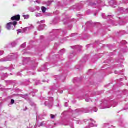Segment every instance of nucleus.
<instances>
[{
  "label": "nucleus",
  "mask_w": 128,
  "mask_h": 128,
  "mask_svg": "<svg viewBox=\"0 0 128 128\" xmlns=\"http://www.w3.org/2000/svg\"><path fill=\"white\" fill-rule=\"evenodd\" d=\"M96 106H98L101 110H105V108H110L112 107L110 102L104 100L102 102L98 101L96 102Z\"/></svg>",
  "instance_id": "obj_1"
},
{
  "label": "nucleus",
  "mask_w": 128,
  "mask_h": 128,
  "mask_svg": "<svg viewBox=\"0 0 128 128\" xmlns=\"http://www.w3.org/2000/svg\"><path fill=\"white\" fill-rule=\"evenodd\" d=\"M16 58H18V55H9L7 57L0 60V62H10L12 60H16Z\"/></svg>",
  "instance_id": "obj_2"
},
{
  "label": "nucleus",
  "mask_w": 128,
  "mask_h": 128,
  "mask_svg": "<svg viewBox=\"0 0 128 128\" xmlns=\"http://www.w3.org/2000/svg\"><path fill=\"white\" fill-rule=\"evenodd\" d=\"M90 6H92V8H96V6H104L105 4L104 2L99 0L95 2L94 3H90Z\"/></svg>",
  "instance_id": "obj_3"
},
{
  "label": "nucleus",
  "mask_w": 128,
  "mask_h": 128,
  "mask_svg": "<svg viewBox=\"0 0 128 128\" xmlns=\"http://www.w3.org/2000/svg\"><path fill=\"white\" fill-rule=\"evenodd\" d=\"M18 24V22L16 21H14V22H10L7 24L6 26V28L8 30H10L12 28H14V30L16 28V26Z\"/></svg>",
  "instance_id": "obj_4"
},
{
  "label": "nucleus",
  "mask_w": 128,
  "mask_h": 128,
  "mask_svg": "<svg viewBox=\"0 0 128 128\" xmlns=\"http://www.w3.org/2000/svg\"><path fill=\"white\" fill-rule=\"evenodd\" d=\"M54 104V98H49L48 102H45V105L48 106L49 108H52Z\"/></svg>",
  "instance_id": "obj_5"
},
{
  "label": "nucleus",
  "mask_w": 128,
  "mask_h": 128,
  "mask_svg": "<svg viewBox=\"0 0 128 128\" xmlns=\"http://www.w3.org/2000/svg\"><path fill=\"white\" fill-rule=\"evenodd\" d=\"M118 12L122 14H128V9H125L122 8H118Z\"/></svg>",
  "instance_id": "obj_6"
},
{
  "label": "nucleus",
  "mask_w": 128,
  "mask_h": 128,
  "mask_svg": "<svg viewBox=\"0 0 128 128\" xmlns=\"http://www.w3.org/2000/svg\"><path fill=\"white\" fill-rule=\"evenodd\" d=\"M20 16L16 15V16H12L11 18V20L12 22H20Z\"/></svg>",
  "instance_id": "obj_7"
},
{
  "label": "nucleus",
  "mask_w": 128,
  "mask_h": 128,
  "mask_svg": "<svg viewBox=\"0 0 128 128\" xmlns=\"http://www.w3.org/2000/svg\"><path fill=\"white\" fill-rule=\"evenodd\" d=\"M88 112H98V109L96 108V107H91V108H88Z\"/></svg>",
  "instance_id": "obj_8"
},
{
  "label": "nucleus",
  "mask_w": 128,
  "mask_h": 128,
  "mask_svg": "<svg viewBox=\"0 0 128 128\" xmlns=\"http://www.w3.org/2000/svg\"><path fill=\"white\" fill-rule=\"evenodd\" d=\"M102 16L104 20H108V18H113V16L110 15L108 16H106V14H102Z\"/></svg>",
  "instance_id": "obj_9"
},
{
  "label": "nucleus",
  "mask_w": 128,
  "mask_h": 128,
  "mask_svg": "<svg viewBox=\"0 0 128 128\" xmlns=\"http://www.w3.org/2000/svg\"><path fill=\"white\" fill-rule=\"evenodd\" d=\"M44 25L42 24L39 26L38 28V30H40V31L44 30Z\"/></svg>",
  "instance_id": "obj_10"
},
{
  "label": "nucleus",
  "mask_w": 128,
  "mask_h": 128,
  "mask_svg": "<svg viewBox=\"0 0 128 128\" xmlns=\"http://www.w3.org/2000/svg\"><path fill=\"white\" fill-rule=\"evenodd\" d=\"M30 59L25 58L23 60V62L24 64H28V62H30Z\"/></svg>",
  "instance_id": "obj_11"
},
{
  "label": "nucleus",
  "mask_w": 128,
  "mask_h": 128,
  "mask_svg": "<svg viewBox=\"0 0 128 128\" xmlns=\"http://www.w3.org/2000/svg\"><path fill=\"white\" fill-rule=\"evenodd\" d=\"M78 112V110H76L75 111H72L73 114H72V117L74 118V115L76 114V116H78V114L77 113Z\"/></svg>",
  "instance_id": "obj_12"
},
{
  "label": "nucleus",
  "mask_w": 128,
  "mask_h": 128,
  "mask_svg": "<svg viewBox=\"0 0 128 128\" xmlns=\"http://www.w3.org/2000/svg\"><path fill=\"white\" fill-rule=\"evenodd\" d=\"M11 44H12V48H14V46H16V44H18V42H14L12 43Z\"/></svg>",
  "instance_id": "obj_13"
},
{
  "label": "nucleus",
  "mask_w": 128,
  "mask_h": 128,
  "mask_svg": "<svg viewBox=\"0 0 128 128\" xmlns=\"http://www.w3.org/2000/svg\"><path fill=\"white\" fill-rule=\"evenodd\" d=\"M29 10L30 12H36V9H34V8H32V7H30L29 8Z\"/></svg>",
  "instance_id": "obj_14"
},
{
  "label": "nucleus",
  "mask_w": 128,
  "mask_h": 128,
  "mask_svg": "<svg viewBox=\"0 0 128 128\" xmlns=\"http://www.w3.org/2000/svg\"><path fill=\"white\" fill-rule=\"evenodd\" d=\"M42 12L44 14V12H46V8H45V7L42 6Z\"/></svg>",
  "instance_id": "obj_15"
},
{
  "label": "nucleus",
  "mask_w": 128,
  "mask_h": 128,
  "mask_svg": "<svg viewBox=\"0 0 128 128\" xmlns=\"http://www.w3.org/2000/svg\"><path fill=\"white\" fill-rule=\"evenodd\" d=\"M52 4V1H48L46 2V4H47L48 6H50Z\"/></svg>",
  "instance_id": "obj_16"
},
{
  "label": "nucleus",
  "mask_w": 128,
  "mask_h": 128,
  "mask_svg": "<svg viewBox=\"0 0 128 128\" xmlns=\"http://www.w3.org/2000/svg\"><path fill=\"white\" fill-rule=\"evenodd\" d=\"M46 126V124H44V122H42L40 123V124L38 125V126Z\"/></svg>",
  "instance_id": "obj_17"
},
{
  "label": "nucleus",
  "mask_w": 128,
  "mask_h": 128,
  "mask_svg": "<svg viewBox=\"0 0 128 128\" xmlns=\"http://www.w3.org/2000/svg\"><path fill=\"white\" fill-rule=\"evenodd\" d=\"M56 115H54V114L50 115V118L52 120H54V118H56Z\"/></svg>",
  "instance_id": "obj_18"
},
{
  "label": "nucleus",
  "mask_w": 128,
  "mask_h": 128,
  "mask_svg": "<svg viewBox=\"0 0 128 128\" xmlns=\"http://www.w3.org/2000/svg\"><path fill=\"white\" fill-rule=\"evenodd\" d=\"M23 18H24L25 20H28V18H30V16L28 15H24Z\"/></svg>",
  "instance_id": "obj_19"
},
{
  "label": "nucleus",
  "mask_w": 128,
  "mask_h": 128,
  "mask_svg": "<svg viewBox=\"0 0 128 128\" xmlns=\"http://www.w3.org/2000/svg\"><path fill=\"white\" fill-rule=\"evenodd\" d=\"M120 4H128V0H122Z\"/></svg>",
  "instance_id": "obj_20"
},
{
  "label": "nucleus",
  "mask_w": 128,
  "mask_h": 128,
  "mask_svg": "<svg viewBox=\"0 0 128 128\" xmlns=\"http://www.w3.org/2000/svg\"><path fill=\"white\" fill-rule=\"evenodd\" d=\"M22 98H25V100H28V94H25V95H24V96H22Z\"/></svg>",
  "instance_id": "obj_21"
},
{
  "label": "nucleus",
  "mask_w": 128,
  "mask_h": 128,
  "mask_svg": "<svg viewBox=\"0 0 128 128\" xmlns=\"http://www.w3.org/2000/svg\"><path fill=\"white\" fill-rule=\"evenodd\" d=\"M6 68H4V67H0V72H2V70H6Z\"/></svg>",
  "instance_id": "obj_22"
},
{
  "label": "nucleus",
  "mask_w": 128,
  "mask_h": 128,
  "mask_svg": "<svg viewBox=\"0 0 128 128\" xmlns=\"http://www.w3.org/2000/svg\"><path fill=\"white\" fill-rule=\"evenodd\" d=\"M120 26H124V21H121L120 23H119Z\"/></svg>",
  "instance_id": "obj_23"
},
{
  "label": "nucleus",
  "mask_w": 128,
  "mask_h": 128,
  "mask_svg": "<svg viewBox=\"0 0 128 128\" xmlns=\"http://www.w3.org/2000/svg\"><path fill=\"white\" fill-rule=\"evenodd\" d=\"M60 52L61 54H64V52H66V50L63 49L61 50Z\"/></svg>",
  "instance_id": "obj_24"
},
{
  "label": "nucleus",
  "mask_w": 128,
  "mask_h": 128,
  "mask_svg": "<svg viewBox=\"0 0 128 128\" xmlns=\"http://www.w3.org/2000/svg\"><path fill=\"white\" fill-rule=\"evenodd\" d=\"M74 48H80V50H82V46H74Z\"/></svg>",
  "instance_id": "obj_25"
},
{
  "label": "nucleus",
  "mask_w": 128,
  "mask_h": 128,
  "mask_svg": "<svg viewBox=\"0 0 128 128\" xmlns=\"http://www.w3.org/2000/svg\"><path fill=\"white\" fill-rule=\"evenodd\" d=\"M109 4H110V6H114V1H111L109 2Z\"/></svg>",
  "instance_id": "obj_26"
},
{
  "label": "nucleus",
  "mask_w": 128,
  "mask_h": 128,
  "mask_svg": "<svg viewBox=\"0 0 128 128\" xmlns=\"http://www.w3.org/2000/svg\"><path fill=\"white\" fill-rule=\"evenodd\" d=\"M36 16V18H40V16H42V14H37Z\"/></svg>",
  "instance_id": "obj_27"
},
{
  "label": "nucleus",
  "mask_w": 128,
  "mask_h": 128,
  "mask_svg": "<svg viewBox=\"0 0 128 128\" xmlns=\"http://www.w3.org/2000/svg\"><path fill=\"white\" fill-rule=\"evenodd\" d=\"M26 46V44H24L22 45H21V48H24Z\"/></svg>",
  "instance_id": "obj_28"
},
{
  "label": "nucleus",
  "mask_w": 128,
  "mask_h": 128,
  "mask_svg": "<svg viewBox=\"0 0 128 128\" xmlns=\"http://www.w3.org/2000/svg\"><path fill=\"white\" fill-rule=\"evenodd\" d=\"M86 101L87 102H90V98H86Z\"/></svg>",
  "instance_id": "obj_29"
},
{
  "label": "nucleus",
  "mask_w": 128,
  "mask_h": 128,
  "mask_svg": "<svg viewBox=\"0 0 128 128\" xmlns=\"http://www.w3.org/2000/svg\"><path fill=\"white\" fill-rule=\"evenodd\" d=\"M69 126H70L71 128H74V123H72L71 124H69Z\"/></svg>",
  "instance_id": "obj_30"
},
{
  "label": "nucleus",
  "mask_w": 128,
  "mask_h": 128,
  "mask_svg": "<svg viewBox=\"0 0 128 128\" xmlns=\"http://www.w3.org/2000/svg\"><path fill=\"white\" fill-rule=\"evenodd\" d=\"M4 54V51H0V56H3Z\"/></svg>",
  "instance_id": "obj_31"
},
{
  "label": "nucleus",
  "mask_w": 128,
  "mask_h": 128,
  "mask_svg": "<svg viewBox=\"0 0 128 128\" xmlns=\"http://www.w3.org/2000/svg\"><path fill=\"white\" fill-rule=\"evenodd\" d=\"M74 54H72L71 55H70L69 56L70 58H74Z\"/></svg>",
  "instance_id": "obj_32"
},
{
  "label": "nucleus",
  "mask_w": 128,
  "mask_h": 128,
  "mask_svg": "<svg viewBox=\"0 0 128 128\" xmlns=\"http://www.w3.org/2000/svg\"><path fill=\"white\" fill-rule=\"evenodd\" d=\"M37 24H44V20H42V21H41L40 22H38Z\"/></svg>",
  "instance_id": "obj_33"
},
{
  "label": "nucleus",
  "mask_w": 128,
  "mask_h": 128,
  "mask_svg": "<svg viewBox=\"0 0 128 128\" xmlns=\"http://www.w3.org/2000/svg\"><path fill=\"white\" fill-rule=\"evenodd\" d=\"M119 18L120 20H126V19L128 18Z\"/></svg>",
  "instance_id": "obj_34"
},
{
  "label": "nucleus",
  "mask_w": 128,
  "mask_h": 128,
  "mask_svg": "<svg viewBox=\"0 0 128 128\" xmlns=\"http://www.w3.org/2000/svg\"><path fill=\"white\" fill-rule=\"evenodd\" d=\"M122 44H128V42H126V41H122Z\"/></svg>",
  "instance_id": "obj_35"
},
{
  "label": "nucleus",
  "mask_w": 128,
  "mask_h": 128,
  "mask_svg": "<svg viewBox=\"0 0 128 128\" xmlns=\"http://www.w3.org/2000/svg\"><path fill=\"white\" fill-rule=\"evenodd\" d=\"M14 104V100H11V104Z\"/></svg>",
  "instance_id": "obj_36"
},
{
  "label": "nucleus",
  "mask_w": 128,
  "mask_h": 128,
  "mask_svg": "<svg viewBox=\"0 0 128 128\" xmlns=\"http://www.w3.org/2000/svg\"><path fill=\"white\" fill-rule=\"evenodd\" d=\"M34 2H36L37 4H40V2L38 0H36Z\"/></svg>",
  "instance_id": "obj_37"
},
{
  "label": "nucleus",
  "mask_w": 128,
  "mask_h": 128,
  "mask_svg": "<svg viewBox=\"0 0 128 128\" xmlns=\"http://www.w3.org/2000/svg\"><path fill=\"white\" fill-rule=\"evenodd\" d=\"M31 96H36V94L34 93V92H32L30 94Z\"/></svg>",
  "instance_id": "obj_38"
},
{
  "label": "nucleus",
  "mask_w": 128,
  "mask_h": 128,
  "mask_svg": "<svg viewBox=\"0 0 128 128\" xmlns=\"http://www.w3.org/2000/svg\"><path fill=\"white\" fill-rule=\"evenodd\" d=\"M33 28H34V26H30V30H32Z\"/></svg>",
  "instance_id": "obj_39"
},
{
  "label": "nucleus",
  "mask_w": 128,
  "mask_h": 128,
  "mask_svg": "<svg viewBox=\"0 0 128 128\" xmlns=\"http://www.w3.org/2000/svg\"><path fill=\"white\" fill-rule=\"evenodd\" d=\"M17 32H18V34H20V32H22V30H17Z\"/></svg>",
  "instance_id": "obj_40"
},
{
  "label": "nucleus",
  "mask_w": 128,
  "mask_h": 128,
  "mask_svg": "<svg viewBox=\"0 0 128 128\" xmlns=\"http://www.w3.org/2000/svg\"><path fill=\"white\" fill-rule=\"evenodd\" d=\"M2 104L0 103V109L2 108Z\"/></svg>",
  "instance_id": "obj_41"
},
{
  "label": "nucleus",
  "mask_w": 128,
  "mask_h": 128,
  "mask_svg": "<svg viewBox=\"0 0 128 128\" xmlns=\"http://www.w3.org/2000/svg\"><path fill=\"white\" fill-rule=\"evenodd\" d=\"M76 122L78 124H80V121L79 120H76Z\"/></svg>",
  "instance_id": "obj_42"
},
{
  "label": "nucleus",
  "mask_w": 128,
  "mask_h": 128,
  "mask_svg": "<svg viewBox=\"0 0 128 128\" xmlns=\"http://www.w3.org/2000/svg\"><path fill=\"white\" fill-rule=\"evenodd\" d=\"M68 106V103H65V106Z\"/></svg>",
  "instance_id": "obj_43"
},
{
  "label": "nucleus",
  "mask_w": 128,
  "mask_h": 128,
  "mask_svg": "<svg viewBox=\"0 0 128 128\" xmlns=\"http://www.w3.org/2000/svg\"><path fill=\"white\" fill-rule=\"evenodd\" d=\"M7 76L6 74H4V76L5 78H8V76Z\"/></svg>",
  "instance_id": "obj_44"
},
{
  "label": "nucleus",
  "mask_w": 128,
  "mask_h": 128,
  "mask_svg": "<svg viewBox=\"0 0 128 128\" xmlns=\"http://www.w3.org/2000/svg\"><path fill=\"white\" fill-rule=\"evenodd\" d=\"M74 34H72V36H74Z\"/></svg>",
  "instance_id": "obj_45"
},
{
  "label": "nucleus",
  "mask_w": 128,
  "mask_h": 128,
  "mask_svg": "<svg viewBox=\"0 0 128 128\" xmlns=\"http://www.w3.org/2000/svg\"><path fill=\"white\" fill-rule=\"evenodd\" d=\"M117 4H118V6H120V3H117Z\"/></svg>",
  "instance_id": "obj_46"
},
{
  "label": "nucleus",
  "mask_w": 128,
  "mask_h": 128,
  "mask_svg": "<svg viewBox=\"0 0 128 128\" xmlns=\"http://www.w3.org/2000/svg\"><path fill=\"white\" fill-rule=\"evenodd\" d=\"M64 92L63 91H62L60 92V94H62Z\"/></svg>",
  "instance_id": "obj_47"
},
{
  "label": "nucleus",
  "mask_w": 128,
  "mask_h": 128,
  "mask_svg": "<svg viewBox=\"0 0 128 128\" xmlns=\"http://www.w3.org/2000/svg\"><path fill=\"white\" fill-rule=\"evenodd\" d=\"M0 88H2V85H0Z\"/></svg>",
  "instance_id": "obj_48"
},
{
  "label": "nucleus",
  "mask_w": 128,
  "mask_h": 128,
  "mask_svg": "<svg viewBox=\"0 0 128 128\" xmlns=\"http://www.w3.org/2000/svg\"><path fill=\"white\" fill-rule=\"evenodd\" d=\"M34 2V1H31V2Z\"/></svg>",
  "instance_id": "obj_49"
},
{
  "label": "nucleus",
  "mask_w": 128,
  "mask_h": 128,
  "mask_svg": "<svg viewBox=\"0 0 128 128\" xmlns=\"http://www.w3.org/2000/svg\"><path fill=\"white\" fill-rule=\"evenodd\" d=\"M113 8H116V6H114Z\"/></svg>",
  "instance_id": "obj_50"
}]
</instances>
